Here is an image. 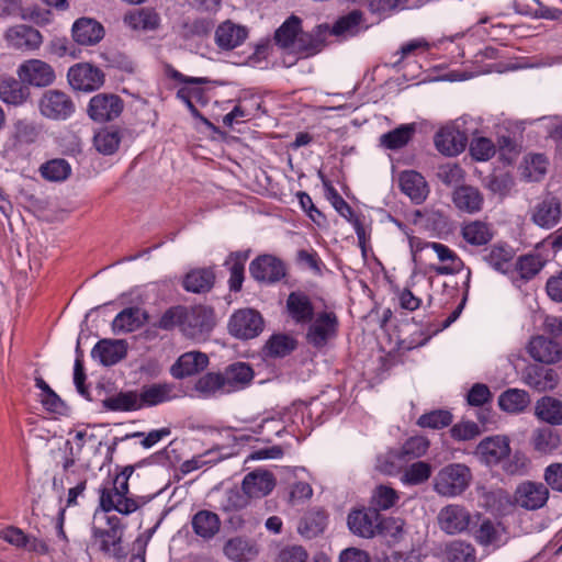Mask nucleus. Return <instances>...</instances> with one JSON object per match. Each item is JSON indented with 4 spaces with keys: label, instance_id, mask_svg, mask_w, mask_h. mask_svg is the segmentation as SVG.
I'll use <instances>...</instances> for the list:
<instances>
[{
    "label": "nucleus",
    "instance_id": "obj_8",
    "mask_svg": "<svg viewBox=\"0 0 562 562\" xmlns=\"http://www.w3.org/2000/svg\"><path fill=\"white\" fill-rule=\"evenodd\" d=\"M3 37L8 48L21 53L37 50L44 41L38 30L26 24H16L9 27Z\"/></svg>",
    "mask_w": 562,
    "mask_h": 562
},
{
    "label": "nucleus",
    "instance_id": "obj_27",
    "mask_svg": "<svg viewBox=\"0 0 562 562\" xmlns=\"http://www.w3.org/2000/svg\"><path fill=\"white\" fill-rule=\"evenodd\" d=\"M529 443L535 452L547 456L553 453L560 448L561 436L559 431L551 427H538L532 430Z\"/></svg>",
    "mask_w": 562,
    "mask_h": 562
},
{
    "label": "nucleus",
    "instance_id": "obj_28",
    "mask_svg": "<svg viewBox=\"0 0 562 562\" xmlns=\"http://www.w3.org/2000/svg\"><path fill=\"white\" fill-rule=\"evenodd\" d=\"M286 310L292 319L297 324H307L313 321L314 306L304 292L293 291L286 299Z\"/></svg>",
    "mask_w": 562,
    "mask_h": 562
},
{
    "label": "nucleus",
    "instance_id": "obj_42",
    "mask_svg": "<svg viewBox=\"0 0 562 562\" xmlns=\"http://www.w3.org/2000/svg\"><path fill=\"white\" fill-rule=\"evenodd\" d=\"M248 259V251H235L229 254L225 260V266L229 270V289L234 292H238L241 289L244 281L245 263Z\"/></svg>",
    "mask_w": 562,
    "mask_h": 562
},
{
    "label": "nucleus",
    "instance_id": "obj_33",
    "mask_svg": "<svg viewBox=\"0 0 562 562\" xmlns=\"http://www.w3.org/2000/svg\"><path fill=\"white\" fill-rule=\"evenodd\" d=\"M454 205L467 213L473 214L481 211L483 196L481 192L471 186H460L453 192Z\"/></svg>",
    "mask_w": 562,
    "mask_h": 562
},
{
    "label": "nucleus",
    "instance_id": "obj_1",
    "mask_svg": "<svg viewBox=\"0 0 562 562\" xmlns=\"http://www.w3.org/2000/svg\"><path fill=\"white\" fill-rule=\"evenodd\" d=\"M124 530L125 525L116 515L94 512L91 527L92 539L103 553L117 559L125 555L121 546Z\"/></svg>",
    "mask_w": 562,
    "mask_h": 562
},
{
    "label": "nucleus",
    "instance_id": "obj_24",
    "mask_svg": "<svg viewBox=\"0 0 562 562\" xmlns=\"http://www.w3.org/2000/svg\"><path fill=\"white\" fill-rule=\"evenodd\" d=\"M434 142L442 155L457 156L464 150L468 138L458 130L443 127L436 133Z\"/></svg>",
    "mask_w": 562,
    "mask_h": 562
},
{
    "label": "nucleus",
    "instance_id": "obj_14",
    "mask_svg": "<svg viewBox=\"0 0 562 562\" xmlns=\"http://www.w3.org/2000/svg\"><path fill=\"white\" fill-rule=\"evenodd\" d=\"M521 381L533 391L542 393L553 391L560 378L555 370L531 363L522 369Z\"/></svg>",
    "mask_w": 562,
    "mask_h": 562
},
{
    "label": "nucleus",
    "instance_id": "obj_23",
    "mask_svg": "<svg viewBox=\"0 0 562 562\" xmlns=\"http://www.w3.org/2000/svg\"><path fill=\"white\" fill-rule=\"evenodd\" d=\"M209 364V358L200 351H189L181 355L172 364L170 372L176 379H183L199 373Z\"/></svg>",
    "mask_w": 562,
    "mask_h": 562
},
{
    "label": "nucleus",
    "instance_id": "obj_47",
    "mask_svg": "<svg viewBox=\"0 0 562 562\" xmlns=\"http://www.w3.org/2000/svg\"><path fill=\"white\" fill-rule=\"evenodd\" d=\"M407 464L400 449H391L378 456L375 469L384 474L393 475L402 472Z\"/></svg>",
    "mask_w": 562,
    "mask_h": 562
},
{
    "label": "nucleus",
    "instance_id": "obj_3",
    "mask_svg": "<svg viewBox=\"0 0 562 562\" xmlns=\"http://www.w3.org/2000/svg\"><path fill=\"white\" fill-rule=\"evenodd\" d=\"M530 221L538 227L551 229L557 226L562 215V203L551 192L540 196L529 211Z\"/></svg>",
    "mask_w": 562,
    "mask_h": 562
},
{
    "label": "nucleus",
    "instance_id": "obj_36",
    "mask_svg": "<svg viewBox=\"0 0 562 562\" xmlns=\"http://www.w3.org/2000/svg\"><path fill=\"white\" fill-rule=\"evenodd\" d=\"M530 402L528 392L520 389H508L498 396L499 408L510 414L522 413Z\"/></svg>",
    "mask_w": 562,
    "mask_h": 562
},
{
    "label": "nucleus",
    "instance_id": "obj_53",
    "mask_svg": "<svg viewBox=\"0 0 562 562\" xmlns=\"http://www.w3.org/2000/svg\"><path fill=\"white\" fill-rule=\"evenodd\" d=\"M226 557L235 562L248 561L257 554L254 546L241 538H233L228 540L224 547Z\"/></svg>",
    "mask_w": 562,
    "mask_h": 562
},
{
    "label": "nucleus",
    "instance_id": "obj_60",
    "mask_svg": "<svg viewBox=\"0 0 562 562\" xmlns=\"http://www.w3.org/2000/svg\"><path fill=\"white\" fill-rule=\"evenodd\" d=\"M452 423V415L449 411L437 409L423 414L417 425L423 428L441 429Z\"/></svg>",
    "mask_w": 562,
    "mask_h": 562
},
{
    "label": "nucleus",
    "instance_id": "obj_64",
    "mask_svg": "<svg viewBox=\"0 0 562 562\" xmlns=\"http://www.w3.org/2000/svg\"><path fill=\"white\" fill-rule=\"evenodd\" d=\"M438 179L448 187L458 186L464 179V171L458 164H443L438 167Z\"/></svg>",
    "mask_w": 562,
    "mask_h": 562
},
{
    "label": "nucleus",
    "instance_id": "obj_59",
    "mask_svg": "<svg viewBox=\"0 0 562 562\" xmlns=\"http://www.w3.org/2000/svg\"><path fill=\"white\" fill-rule=\"evenodd\" d=\"M295 347V340L283 334L271 336L266 345L268 355L272 357H285L293 351Z\"/></svg>",
    "mask_w": 562,
    "mask_h": 562
},
{
    "label": "nucleus",
    "instance_id": "obj_54",
    "mask_svg": "<svg viewBox=\"0 0 562 562\" xmlns=\"http://www.w3.org/2000/svg\"><path fill=\"white\" fill-rule=\"evenodd\" d=\"M301 31V20L295 15H291L274 34L276 43L282 48H292L295 38Z\"/></svg>",
    "mask_w": 562,
    "mask_h": 562
},
{
    "label": "nucleus",
    "instance_id": "obj_52",
    "mask_svg": "<svg viewBox=\"0 0 562 562\" xmlns=\"http://www.w3.org/2000/svg\"><path fill=\"white\" fill-rule=\"evenodd\" d=\"M192 528L198 536L210 539L218 531V517L211 512L201 510L194 515Z\"/></svg>",
    "mask_w": 562,
    "mask_h": 562
},
{
    "label": "nucleus",
    "instance_id": "obj_11",
    "mask_svg": "<svg viewBox=\"0 0 562 562\" xmlns=\"http://www.w3.org/2000/svg\"><path fill=\"white\" fill-rule=\"evenodd\" d=\"M249 272L256 281L273 284L285 277L286 268L281 259L272 255H261L250 262Z\"/></svg>",
    "mask_w": 562,
    "mask_h": 562
},
{
    "label": "nucleus",
    "instance_id": "obj_7",
    "mask_svg": "<svg viewBox=\"0 0 562 562\" xmlns=\"http://www.w3.org/2000/svg\"><path fill=\"white\" fill-rule=\"evenodd\" d=\"M308 324L306 341L315 348L325 347L337 336L338 318L333 312H321Z\"/></svg>",
    "mask_w": 562,
    "mask_h": 562
},
{
    "label": "nucleus",
    "instance_id": "obj_26",
    "mask_svg": "<svg viewBox=\"0 0 562 562\" xmlns=\"http://www.w3.org/2000/svg\"><path fill=\"white\" fill-rule=\"evenodd\" d=\"M248 35L247 29L227 20L220 24L215 31L216 45L231 50L241 45Z\"/></svg>",
    "mask_w": 562,
    "mask_h": 562
},
{
    "label": "nucleus",
    "instance_id": "obj_30",
    "mask_svg": "<svg viewBox=\"0 0 562 562\" xmlns=\"http://www.w3.org/2000/svg\"><path fill=\"white\" fill-rule=\"evenodd\" d=\"M225 392L231 393L245 387L254 378L251 367L244 362H236L228 366L222 373Z\"/></svg>",
    "mask_w": 562,
    "mask_h": 562
},
{
    "label": "nucleus",
    "instance_id": "obj_61",
    "mask_svg": "<svg viewBox=\"0 0 562 562\" xmlns=\"http://www.w3.org/2000/svg\"><path fill=\"white\" fill-rule=\"evenodd\" d=\"M429 440L423 436H414L408 438L403 446L400 448V451L406 459V461H411L414 459H418L426 454L429 448Z\"/></svg>",
    "mask_w": 562,
    "mask_h": 562
},
{
    "label": "nucleus",
    "instance_id": "obj_40",
    "mask_svg": "<svg viewBox=\"0 0 562 562\" xmlns=\"http://www.w3.org/2000/svg\"><path fill=\"white\" fill-rule=\"evenodd\" d=\"M41 135V127L37 123L27 119H20L13 123L11 138L14 146L34 144Z\"/></svg>",
    "mask_w": 562,
    "mask_h": 562
},
{
    "label": "nucleus",
    "instance_id": "obj_44",
    "mask_svg": "<svg viewBox=\"0 0 562 562\" xmlns=\"http://www.w3.org/2000/svg\"><path fill=\"white\" fill-rule=\"evenodd\" d=\"M514 249L509 246L494 245L483 259L496 271L507 273L513 266Z\"/></svg>",
    "mask_w": 562,
    "mask_h": 562
},
{
    "label": "nucleus",
    "instance_id": "obj_6",
    "mask_svg": "<svg viewBox=\"0 0 562 562\" xmlns=\"http://www.w3.org/2000/svg\"><path fill=\"white\" fill-rule=\"evenodd\" d=\"M472 481L469 467L451 463L443 467L435 476L436 492H464Z\"/></svg>",
    "mask_w": 562,
    "mask_h": 562
},
{
    "label": "nucleus",
    "instance_id": "obj_22",
    "mask_svg": "<svg viewBox=\"0 0 562 562\" xmlns=\"http://www.w3.org/2000/svg\"><path fill=\"white\" fill-rule=\"evenodd\" d=\"M438 518L441 529L451 535L467 530L471 522L469 512L458 505L446 506Z\"/></svg>",
    "mask_w": 562,
    "mask_h": 562
},
{
    "label": "nucleus",
    "instance_id": "obj_58",
    "mask_svg": "<svg viewBox=\"0 0 562 562\" xmlns=\"http://www.w3.org/2000/svg\"><path fill=\"white\" fill-rule=\"evenodd\" d=\"M548 160L542 154L529 155L525 158L522 176L528 181H539L547 172Z\"/></svg>",
    "mask_w": 562,
    "mask_h": 562
},
{
    "label": "nucleus",
    "instance_id": "obj_34",
    "mask_svg": "<svg viewBox=\"0 0 562 562\" xmlns=\"http://www.w3.org/2000/svg\"><path fill=\"white\" fill-rule=\"evenodd\" d=\"M215 281V274L210 268H200L191 270L183 279V288L192 293L209 292Z\"/></svg>",
    "mask_w": 562,
    "mask_h": 562
},
{
    "label": "nucleus",
    "instance_id": "obj_56",
    "mask_svg": "<svg viewBox=\"0 0 562 562\" xmlns=\"http://www.w3.org/2000/svg\"><path fill=\"white\" fill-rule=\"evenodd\" d=\"M120 143V133L108 128L100 130L93 137V145L102 155L114 154L117 150Z\"/></svg>",
    "mask_w": 562,
    "mask_h": 562
},
{
    "label": "nucleus",
    "instance_id": "obj_25",
    "mask_svg": "<svg viewBox=\"0 0 562 562\" xmlns=\"http://www.w3.org/2000/svg\"><path fill=\"white\" fill-rule=\"evenodd\" d=\"M400 188L416 204L423 203L428 195L425 178L417 171L406 170L400 175Z\"/></svg>",
    "mask_w": 562,
    "mask_h": 562
},
{
    "label": "nucleus",
    "instance_id": "obj_29",
    "mask_svg": "<svg viewBox=\"0 0 562 562\" xmlns=\"http://www.w3.org/2000/svg\"><path fill=\"white\" fill-rule=\"evenodd\" d=\"M147 322V313L139 307H126L112 322L114 334H127L137 330Z\"/></svg>",
    "mask_w": 562,
    "mask_h": 562
},
{
    "label": "nucleus",
    "instance_id": "obj_9",
    "mask_svg": "<svg viewBox=\"0 0 562 562\" xmlns=\"http://www.w3.org/2000/svg\"><path fill=\"white\" fill-rule=\"evenodd\" d=\"M38 109L44 117L49 120H67L75 112L71 98L59 90H47L38 101Z\"/></svg>",
    "mask_w": 562,
    "mask_h": 562
},
{
    "label": "nucleus",
    "instance_id": "obj_19",
    "mask_svg": "<svg viewBox=\"0 0 562 562\" xmlns=\"http://www.w3.org/2000/svg\"><path fill=\"white\" fill-rule=\"evenodd\" d=\"M328 31V24H319L311 34L299 32L291 49L304 57L315 55L325 46Z\"/></svg>",
    "mask_w": 562,
    "mask_h": 562
},
{
    "label": "nucleus",
    "instance_id": "obj_35",
    "mask_svg": "<svg viewBox=\"0 0 562 562\" xmlns=\"http://www.w3.org/2000/svg\"><path fill=\"white\" fill-rule=\"evenodd\" d=\"M100 508L95 512H103L109 514L116 510L120 514L128 515L138 508V503L127 497V494H100Z\"/></svg>",
    "mask_w": 562,
    "mask_h": 562
},
{
    "label": "nucleus",
    "instance_id": "obj_10",
    "mask_svg": "<svg viewBox=\"0 0 562 562\" xmlns=\"http://www.w3.org/2000/svg\"><path fill=\"white\" fill-rule=\"evenodd\" d=\"M18 78L26 86L44 88L50 86L55 79L54 68L42 59H27L16 69Z\"/></svg>",
    "mask_w": 562,
    "mask_h": 562
},
{
    "label": "nucleus",
    "instance_id": "obj_13",
    "mask_svg": "<svg viewBox=\"0 0 562 562\" xmlns=\"http://www.w3.org/2000/svg\"><path fill=\"white\" fill-rule=\"evenodd\" d=\"M67 78L69 85L80 91H93L104 83V74L102 70L88 63H81L70 67Z\"/></svg>",
    "mask_w": 562,
    "mask_h": 562
},
{
    "label": "nucleus",
    "instance_id": "obj_16",
    "mask_svg": "<svg viewBox=\"0 0 562 562\" xmlns=\"http://www.w3.org/2000/svg\"><path fill=\"white\" fill-rule=\"evenodd\" d=\"M527 352L535 361L543 364H554L562 360V345L542 335L529 340Z\"/></svg>",
    "mask_w": 562,
    "mask_h": 562
},
{
    "label": "nucleus",
    "instance_id": "obj_21",
    "mask_svg": "<svg viewBox=\"0 0 562 562\" xmlns=\"http://www.w3.org/2000/svg\"><path fill=\"white\" fill-rule=\"evenodd\" d=\"M72 38L79 45L91 46L99 43L104 36L103 26L91 18H80L75 21L72 29Z\"/></svg>",
    "mask_w": 562,
    "mask_h": 562
},
{
    "label": "nucleus",
    "instance_id": "obj_37",
    "mask_svg": "<svg viewBox=\"0 0 562 562\" xmlns=\"http://www.w3.org/2000/svg\"><path fill=\"white\" fill-rule=\"evenodd\" d=\"M362 13L352 11L345 16L339 18L327 32V35H334L339 38H348L356 36L362 30Z\"/></svg>",
    "mask_w": 562,
    "mask_h": 562
},
{
    "label": "nucleus",
    "instance_id": "obj_50",
    "mask_svg": "<svg viewBox=\"0 0 562 562\" xmlns=\"http://www.w3.org/2000/svg\"><path fill=\"white\" fill-rule=\"evenodd\" d=\"M445 555L448 562H476V550L463 540H453L446 544Z\"/></svg>",
    "mask_w": 562,
    "mask_h": 562
},
{
    "label": "nucleus",
    "instance_id": "obj_63",
    "mask_svg": "<svg viewBox=\"0 0 562 562\" xmlns=\"http://www.w3.org/2000/svg\"><path fill=\"white\" fill-rule=\"evenodd\" d=\"M514 186V180L509 173L503 172L491 175L485 178V188L494 195L499 198L506 196Z\"/></svg>",
    "mask_w": 562,
    "mask_h": 562
},
{
    "label": "nucleus",
    "instance_id": "obj_12",
    "mask_svg": "<svg viewBox=\"0 0 562 562\" xmlns=\"http://www.w3.org/2000/svg\"><path fill=\"white\" fill-rule=\"evenodd\" d=\"M122 99L113 93H98L91 98L88 115L94 122L103 123L119 117L123 111Z\"/></svg>",
    "mask_w": 562,
    "mask_h": 562
},
{
    "label": "nucleus",
    "instance_id": "obj_57",
    "mask_svg": "<svg viewBox=\"0 0 562 562\" xmlns=\"http://www.w3.org/2000/svg\"><path fill=\"white\" fill-rule=\"evenodd\" d=\"M195 390L205 397L217 393H226L222 373L210 372L204 374L195 382Z\"/></svg>",
    "mask_w": 562,
    "mask_h": 562
},
{
    "label": "nucleus",
    "instance_id": "obj_31",
    "mask_svg": "<svg viewBox=\"0 0 562 562\" xmlns=\"http://www.w3.org/2000/svg\"><path fill=\"white\" fill-rule=\"evenodd\" d=\"M535 416L550 426H561L562 401L552 396L539 398L535 405Z\"/></svg>",
    "mask_w": 562,
    "mask_h": 562
},
{
    "label": "nucleus",
    "instance_id": "obj_55",
    "mask_svg": "<svg viewBox=\"0 0 562 562\" xmlns=\"http://www.w3.org/2000/svg\"><path fill=\"white\" fill-rule=\"evenodd\" d=\"M42 177L48 181H65L71 173V167L66 159L56 158L46 161L40 168Z\"/></svg>",
    "mask_w": 562,
    "mask_h": 562
},
{
    "label": "nucleus",
    "instance_id": "obj_45",
    "mask_svg": "<svg viewBox=\"0 0 562 562\" xmlns=\"http://www.w3.org/2000/svg\"><path fill=\"white\" fill-rule=\"evenodd\" d=\"M505 529L499 522L483 519L474 532V538L482 546H499L503 542Z\"/></svg>",
    "mask_w": 562,
    "mask_h": 562
},
{
    "label": "nucleus",
    "instance_id": "obj_41",
    "mask_svg": "<svg viewBox=\"0 0 562 562\" xmlns=\"http://www.w3.org/2000/svg\"><path fill=\"white\" fill-rule=\"evenodd\" d=\"M171 385L155 383L144 385L138 392L140 407H149L171 400Z\"/></svg>",
    "mask_w": 562,
    "mask_h": 562
},
{
    "label": "nucleus",
    "instance_id": "obj_5",
    "mask_svg": "<svg viewBox=\"0 0 562 562\" xmlns=\"http://www.w3.org/2000/svg\"><path fill=\"white\" fill-rule=\"evenodd\" d=\"M215 325L211 308L198 305L190 310L184 307L182 333L191 339H204Z\"/></svg>",
    "mask_w": 562,
    "mask_h": 562
},
{
    "label": "nucleus",
    "instance_id": "obj_4",
    "mask_svg": "<svg viewBox=\"0 0 562 562\" xmlns=\"http://www.w3.org/2000/svg\"><path fill=\"white\" fill-rule=\"evenodd\" d=\"M265 322L259 312L252 308H240L229 318L228 331L239 339H252L263 330Z\"/></svg>",
    "mask_w": 562,
    "mask_h": 562
},
{
    "label": "nucleus",
    "instance_id": "obj_48",
    "mask_svg": "<svg viewBox=\"0 0 562 562\" xmlns=\"http://www.w3.org/2000/svg\"><path fill=\"white\" fill-rule=\"evenodd\" d=\"M432 473V467L425 461H416L411 465L404 468L401 482L407 486H415L423 484L429 480Z\"/></svg>",
    "mask_w": 562,
    "mask_h": 562
},
{
    "label": "nucleus",
    "instance_id": "obj_49",
    "mask_svg": "<svg viewBox=\"0 0 562 562\" xmlns=\"http://www.w3.org/2000/svg\"><path fill=\"white\" fill-rule=\"evenodd\" d=\"M546 260L540 254H527L520 256L514 267L522 280H531L544 267Z\"/></svg>",
    "mask_w": 562,
    "mask_h": 562
},
{
    "label": "nucleus",
    "instance_id": "obj_62",
    "mask_svg": "<svg viewBox=\"0 0 562 562\" xmlns=\"http://www.w3.org/2000/svg\"><path fill=\"white\" fill-rule=\"evenodd\" d=\"M376 535L389 538L392 542H398L404 535V521L400 518H382L380 516Z\"/></svg>",
    "mask_w": 562,
    "mask_h": 562
},
{
    "label": "nucleus",
    "instance_id": "obj_51",
    "mask_svg": "<svg viewBox=\"0 0 562 562\" xmlns=\"http://www.w3.org/2000/svg\"><path fill=\"white\" fill-rule=\"evenodd\" d=\"M415 125L404 124L383 134L380 137L381 145L389 149H400L404 147L414 136Z\"/></svg>",
    "mask_w": 562,
    "mask_h": 562
},
{
    "label": "nucleus",
    "instance_id": "obj_17",
    "mask_svg": "<svg viewBox=\"0 0 562 562\" xmlns=\"http://www.w3.org/2000/svg\"><path fill=\"white\" fill-rule=\"evenodd\" d=\"M510 453L509 439L506 436H493L483 439L475 454L487 465H495Z\"/></svg>",
    "mask_w": 562,
    "mask_h": 562
},
{
    "label": "nucleus",
    "instance_id": "obj_18",
    "mask_svg": "<svg viewBox=\"0 0 562 562\" xmlns=\"http://www.w3.org/2000/svg\"><path fill=\"white\" fill-rule=\"evenodd\" d=\"M128 344L124 339H101L91 351L94 359L110 367L123 360L127 355Z\"/></svg>",
    "mask_w": 562,
    "mask_h": 562
},
{
    "label": "nucleus",
    "instance_id": "obj_39",
    "mask_svg": "<svg viewBox=\"0 0 562 562\" xmlns=\"http://www.w3.org/2000/svg\"><path fill=\"white\" fill-rule=\"evenodd\" d=\"M327 525V514L323 509L308 512L300 521L297 530L307 539H313L323 533Z\"/></svg>",
    "mask_w": 562,
    "mask_h": 562
},
{
    "label": "nucleus",
    "instance_id": "obj_2",
    "mask_svg": "<svg viewBox=\"0 0 562 562\" xmlns=\"http://www.w3.org/2000/svg\"><path fill=\"white\" fill-rule=\"evenodd\" d=\"M485 505L499 516L512 514L517 507L536 510L548 502L549 494H484Z\"/></svg>",
    "mask_w": 562,
    "mask_h": 562
},
{
    "label": "nucleus",
    "instance_id": "obj_38",
    "mask_svg": "<svg viewBox=\"0 0 562 562\" xmlns=\"http://www.w3.org/2000/svg\"><path fill=\"white\" fill-rule=\"evenodd\" d=\"M462 238L472 246H483L493 238V231L488 224L481 221H470L461 227Z\"/></svg>",
    "mask_w": 562,
    "mask_h": 562
},
{
    "label": "nucleus",
    "instance_id": "obj_43",
    "mask_svg": "<svg viewBox=\"0 0 562 562\" xmlns=\"http://www.w3.org/2000/svg\"><path fill=\"white\" fill-rule=\"evenodd\" d=\"M103 406L113 412H130L140 409L138 391L119 392L103 401Z\"/></svg>",
    "mask_w": 562,
    "mask_h": 562
},
{
    "label": "nucleus",
    "instance_id": "obj_32",
    "mask_svg": "<svg viewBox=\"0 0 562 562\" xmlns=\"http://www.w3.org/2000/svg\"><path fill=\"white\" fill-rule=\"evenodd\" d=\"M30 97V90L20 79L4 78L0 81V100L9 105H22Z\"/></svg>",
    "mask_w": 562,
    "mask_h": 562
},
{
    "label": "nucleus",
    "instance_id": "obj_20",
    "mask_svg": "<svg viewBox=\"0 0 562 562\" xmlns=\"http://www.w3.org/2000/svg\"><path fill=\"white\" fill-rule=\"evenodd\" d=\"M430 248L437 255L442 266L435 267V272L439 276L454 274L462 270L464 263L462 259L448 246L435 243L426 241L423 246H418V249Z\"/></svg>",
    "mask_w": 562,
    "mask_h": 562
},
{
    "label": "nucleus",
    "instance_id": "obj_15",
    "mask_svg": "<svg viewBox=\"0 0 562 562\" xmlns=\"http://www.w3.org/2000/svg\"><path fill=\"white\" fill-rule=\"evenodd\" d=\"M380 514L370 507L352 509L347 517L349 530L361 538L371 539L376 536Z\"/></svg>",
    "mask_w": 562,
    "mask_h": 562
},
{
    "label": "nucleus",
    "instance_id": "obj_46",
    "mask_svg": "<svg viewBox=\"0 0 562 562\" xmlns=\"http://www.w3.org/2000/svg\"><path fill=\"white\" fill-rule=\"evenodd\" d=\"M243 492H272L276 481L272 473L256 470L248 473L243 480Z\"/></svg>",
    "mask_w": 562,
    "mask_h": 562
}]
</instances>
